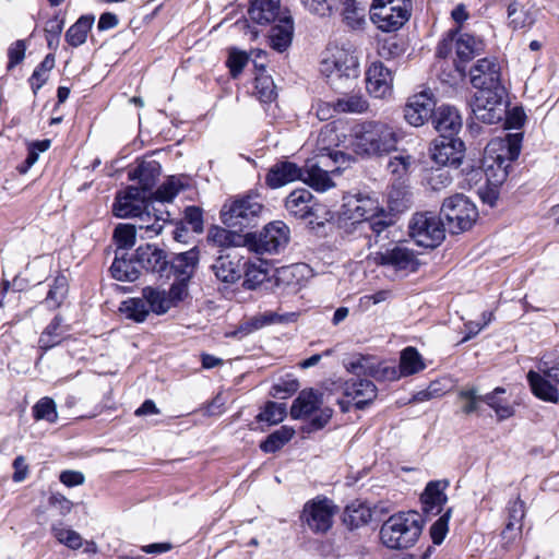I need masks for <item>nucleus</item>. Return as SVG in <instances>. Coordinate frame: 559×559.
Wrapping results in <instances>:
<instances>
[{
    "label": "nucleus",
    "mask_w": 559,
    "mask_h": 559,
    "mask_svg": "<svg viewBox=\"0 0 559 559\" xmlns=\"http://www.w3.org/2000/svg\"><path fill=\"white\" fill-rule=\"evenodd\" d=\"M401 139L394 126L382 120H366L352 128L348 145L361 157H383L397 150Z\"/></svg>",
    "instance_id": "obj_1"
},
{
    "label": "nucleus",
    "mask_w": 559,
    "mask_h": 559,
    "mask_svg": "<svg viewBox=\"0 0 559 559\" xmlns=\"http://www.w3.org/2000/svg\"><path fill=\"white\" fill-rule=\"evenodd\" d=\"M319 70L331 83L359 76V58L355 46L346 39L330 41L320 55Z\"/></svg>",
    "instance_id": "obj_2"
},
{
    "label": "nucleus",
    "mask_w": 559,
    "mask_h": 559,
    "mask_svg": "<svg viewBox=\"0 0 559 559\" xmlns=\"http://www.w3.org/2000/svg\"><path fill=\"white\" fill-rule=\"evenodd\" d=\"M520 141L518 134H510L487 144L480 168L488 183L497 187L507 179L508 168L520 155Z\"/></svg>",
    "instance_id": "obj_3"
},
{
    "label": "nucleus",
    "mask_w": 559,
    "mask_h": 559,
    "mask_svg": "<svg viewBox=\"0 0 559 559\" xmlns=\"http://www.w3.org/2000/svg\"><path fill=\"white\" fill-rule=\"evenodd\" d=\"M421 531L423 521L417 512H399L382 524L380 538L388 548H409L416 544Z\"/></svg>",
    "instance_id": "obj_4"
},
{
    "label": "nucleus",
    "mask_w": 559,
    "mask_h": 559,
    "mask_svg": "<svg viewBox=\"0 0 559 559\" xmlns=\"http://www.w3.org/2000/svg\"><path fill=\"white\" fill-rule=\"evenodd\" d=\"M412 0H372L369 16L384 33L399 31L411 17Z\"/></svg>",
    "instance_id": "obj_5"
},
{
    "label": "nucleus",
    "mask_w": 559,
    "mask_h": 559,
    "mask_svg": "<svg viewBox=\"0 0 559 559\" xmlns=\"http://www.w3.org/2000/svg\"><path fill=\"white\" fill-rule=\"evenodd\" d=\"M455 49L457 61L455 68L460 73H464L465 63L472 60L475 56L481 53L485 49L483 39L475 37L467 33H460V27L451 31L438 45L437 56L447 58L452 49Z\"/></svg>",
    "instance_id": "obj_6"
},
{
    "label": "nucleus",
    "mask_w": 559,
    "mask_h": 559,
    "mask_svg": "<svg viewBox=\"0 0 559 559\" xmlns=\"http://www.w3.org/2000/svg\"><path fill=\"white\" fill-rule=\"evenodd\" d=\"M345 160V154L340 151L322 148L317 162H308L306 169H302V181L317 191L324 192L334 187L330 174L338 171L335 166Z\"/></svg>",
    "instance_id": "obj_7"
},
{
    "label": "nucleus",
    "mask_w": 559,
    "mask_h": 559,
    "mask_svg": "<svg viewBox=\"0 0 559 559\" xmlns=\"http://www.w3.org/2000/svg\"><path fill=\"white\" fill-rule=\"evenodd\" d=\"M441 213L451 234L468 230L478 217L476 205L463 194H455L444 200Z\"/></svg>",
    "instance_id": "obj_8"
},
{
    "label": "nucleus",
    "mask_w": 559,
    "mask_h": 559,
    "mask_svg": "<svg viewBox=\"0 0 559 559\" xmlns=\"http://www.w3.org/2000/svg\"><path fill=\"white\" fill-rule=\"evenodd\" d=\"M294 419H309V430L323 428L332 417V409L322 405L321 396L313 390H302L290 407Z\"/></svg>",
    "instance_id": "obj_9"
},
{
    "label": "nucleus",
    "mask_w": 559,
    "mask_h": 559,
    "mask_svg": "<svg viewBox=\"0 0 559 559\" xmlns=\"http://www.w3.org/2000/svg\"><path fill=\"white\" fill-rule=\"evenodd\" d=\"M383 210L380 207L379 201L370 195H352L346 198L343 205V215L353 223L367 222L369 227L379 236L386 224L381 221H373L379 217Z\"/></svg>",
    "instance_id": "obj_10"
},
{
    "label": "nucleus",
    "mask_w": 559,
    "mask_h": 559,
    "mask_svg": "<svg viewBox=\"0 0 559 559\" xmlns=\"http://www.w3.org/2000/svg\"><path fill=\"white\" fill-rule=\"evenodd\" d=\"M370 258L377 265L396 275H406L417 271L419 261L413 250L401 243H391L371 253Z\"/></svg>",
    "instance_id": "obj_11"
},
{
    "label": "nucleus",
    "mask_w": 559,
    "mask_h": 559,
    "mask_svg": "<svg viewBox=\"0 0 559 559\" xmlns=\"http://www.w3.org/2000/svg\"><path fill=\"white\" fill-rule=\"evenodd\" d=\"M409 235L419 246L435 248L444 239L445 227L435 213H417L409 223Z\"/></svg>",
    "instance_id": "obj_12"
},
{
    "label": "nucleus",
    "mask_w": 559,
    "mask_h": 559,
    "mask_svg": "<svg viewBox=\"0 0 559 559\" xmlns=\"http://www.w3.org/2000/svg\"><path fill=\"white\" fill-rule=\"evenodd\" d=\"M503 95L504 88L477 91L471 104L475 118L488 124L501 121L506 115Z\"/></svg>",
    "instance_id": "obj_13"
},
{
    "label": "nucleus",
    "mask_w": 559,
    "mask_h": 559,
    "mask_svg": "<svg viewBox=\"0 0 559 559\" xmlns=\"http://www.w3.org/2000/svg\"><path fill=\"white\" fill-rule=\"evenodd\" d=\"M345 368L350 373L370 376L378 381H394L401 378L399 367L373 356L354 357L345 364Z\"/></svg>",
    "instance_id": "obj_14"
},
{
    "label": "nucleus",
    "mask_w": 559,
    "mask_h": 559,
    "mask_svg": "<svg viewBox=\"0 0 559 559\" xmlns=\"http://www.w3.org/2000/svg\"><path fill=\"white\" fill-rule=\"evenodd\" d=\"M289 228L281 221L267 224L259 234L249 238L250 248L257 253H278L289 241Z\"/></svg>",
    "instance_id": "obj_15"
},
{
    "label": "nucleus",
    "mask_w": 559,
    "mask_h": 559,
    "mask_svg": "<svg viewBox=\"0 0 559 559\" xmlns=\"http://www.w3.org/2000/svg\"><path fill=\"white\" fill-rule=\"evenodd\" d=\"M141 294L148 302L151 312L156 316L166 314L188 297L183 284H171L168 290L146 286Z\"/></svg>",
    "instance_id": "obj_16"
},
{
    "label": "nucleus",
    "mask_w": 559,
    "mask_h": 559,
    "mask_svg": "<svg viewBox=\"0 0 559 559\" xmlns=\"http://www.w3.org/2000/svg\"><path fill=\"white\" fill-rule=\"evenodd\" d=\"M262 211L258 197L246 195L225 204L222 210V221L231 227L247 226Z\"/></svg>",
    "instance_id": "obj_17"
},
{
    "label": "nucleus",
    "mask_w": 559,
    "mask_h": 559,
    "mask_svg": "<svg viewBox=\"0 0 559 559\" xmlns=\"http://www.w3.org/2000/svg\"><path fill=\"white\" fill-rule=\"evenodd\" d=\"M336 511L331 500L318 498L305 504L301 519L314 533H324L331 528Z\"/></svg>",
    "instance_id": "obj_18"
},
{
    "label": "nucleus",
    "mask_w": 559,
    "mask_h": 559,
    "mask_svg": "<svg viewBox=\"0 0 559 559\" xmlns=\"http://www.w3.org/2000/svg\"><path fill=\"white\" fill-rule=\"evenodd\" d=\"M435 99L430 92L423 91L412 95L404 106V119L413 127H421L432 118L435 110Z\"/></svg>",
    "instance_id": "obj_19"
},
{
    "label": "nucleus",
    "mask_w": 559,
    "mask_h": 559,
    "mask_svg": "<svg viewBox=\"0 0 559 559\" xmlns=\"http://www.w3.org/2000/svg\"><path fill=\"white\" fill-rule=\"evenodd\" d=\"M471 83L477 91L485 88H503L501 85V68L495 58H484L471 70Z\"/></svg>",
    "instance_id": "obj_20"
},
{
    "label": "nucleus",
    "mask_w": 559,
    "mask_h": 559,
    "mask_svg": "<svg viewBox=\"0 0 559 559\" xmlns=\"http://www.w3.org/2000/svg\"><path fill=\"white\" fill-rule=\"evenodd\" d=\"M366 87L376 98H386L393 92V73L382 62H372L366 71Z\"/></svg>",
    "instance_id": "obj_21"
},
{
    "label": "nucleus",
    "mask_w": 559,
    "mask_h": 559,
    "mask_svg": "<svg viewBox=\"0 0 559 559\" xmlns=\"http://www.w3.org/2000/svg\"><path fill=\"white\" fill-rule=\"evenodd\" d=\"M463 142L454 136H440L433 142L431 158L441 166H457L463 158Z\"/></svg>",
    "instance_id": "obj_22"
},
{
    "label": "nucleus",
    "mask_w": 559,
    "mask_h": 559,
    "mask_svg": "<svg viewBox=\"0 0 559 559\" xmlns=\"http://www.w3.org/2000/svg\"><path fill=\"white\" fill-rule=\"evenodd\" d=\"M147 202V195L142 193L138 187H128L117 195L114 204V213L118 217L138 216Z\"/></svg>",
    "instance_id": "obj_23"
},
{
    "label": "nucleus",
    "mask_w": 559,
    "mask_h": 559,
    "mask_svg": "<svg viewBox=\"0 0 559 559\" xmlns=\"http://www.w3.org/2000/svg\"><path fill=\"white\" fill-rule=\"evenodd\" d=\"M343 393L347 402H353L357 408H364L372 403L378 394L374 383L367 379H352L344 383Z\"/></svg>",
    "instance_id": "obj_24"
},
{
    "label": "nucleus",
    "mask_w": 559,
    "mask_h": 559,
    "mask_svg": "<svg viewBox=\"0 0 559 559\" xmlns=\"http://www.w3.org/2000/svg\"><path fill=\"white\" fill-rule=\"evenodd\" d=\"M431 119L440 136H454L463 124L459 110L450 105H441L436 108Z\"/></svg>",
    "instance_id": "obj_25"
},
{
    "label": "nucleus",
    "mask_w": 559,
    "mask_h": 559,
    "mask_svg": "<svg viewBox=\"0 0 559 559\" xmlns=\"http://www.w3.org/2000/svg\"><path fill=\"white\" fill-rule=\"evenodd\" d=\"M136 217L140 222L138 228L145 230L148 237H153L162 233L169 219V213L164 209L155 207L153 202H150Z\"/></svg>",
    "instance_id": "obj_26"
},
{
    "label": "nucleus",
    "mask_w": 559,
    "mask_h": 559,
    "mask_svg": "<svg viewBox=\"0 0 559 559\" xmlns=\"http://www.w3.org/2000/svg\"><path fill=\"white\" fill-rule=\"evenodd\" d=\"M199 262V251L193 248L179 253L173 261L171 269L175 272L176 280L173 284H183L189 296V281L193 276Z\"/></svg>",
    "instance_id": "obj_27"
},
{
    "label": "nucleus",
    "mask_w": 559,
    "mask_h": 559,
    "mask_svg": "<svg viewBox=\"0 0 559 559\" xmlns=\"http://www.w3.org/2000/svg\"><path fill=\"white\" fill-rule=\"evenodd\" d=\"M301 179L302 169L296 164L287 160L273 165L266 175V183L272 189H277Z\"/></svg>",
    "instance_id": "obj_28"
},
{
    "label": "nucleus",
    "mask_w": 559,
    "mask_h": 559,
    "mask_svg": "<svg viewBox=\"0 0 559 559\" xmlns=\"http://www.w3.org/2000/svg\"><path fill=\"white\" fill-rule=\"evenodd\" d=\"M135 260L143 269L153 273H162L168 265L167 255L164 250L152 245L139 247Z\"/></svg>",
    "instance_id": "obj_29"
},
{
    "label": "nucleus",
    "mask_w": 559,
    "mask_h": 559,
    "mask_svg": "<svg viewBox=\"0 0 559 559\" xmlns=\"http://www.w3.org/2000/svg\"><path fill=\"white\" fill-rule=\"evenodd\" d=\"M448 485L449 483L443 480H435L427 484L420 498L426 513L437 515L441 512L442 507L447 502L444 490Z\"/></svg>",
    "instance_id": "obj_30"
},
{
    "label": "nucleus",
    "mask_w": 559,
    "mask_h": 559,
    "mask_svg": "<svg viewBox=\"0 0 559 559\" xmlns=\"http://www.w3.org/2000/svg\"><path fill=\"white\" fill-rule=\"evenodd\" d=\"M526 378L531 390L536 397L549 403L559 402V383L547 380L540 373H535L534 370H530Z\"/></svg>",
    "instance_id": "obj_31"
},
{
    "label": "nucleus",
    "mask_w": 559,
    "mask_h": 559,
    "mask_svg": "<svg viewBox=\"0 0 559 559\" xmlns=\"http://www.w3.org/2000/svg\"><path fill=\"white\" fill-rule=\"evenodd\" d=\"M159 175L160 165L156 160H143L129 174L131 179L139 180L138 188L145 195L154 188Z\"/></svg>",
    "instance_id": "obj_32"
},
{
    "label": "nucleus",
    "mask_w": 559,
    "mask_h": 559,
    "mask_svg": "<svg viewBox=\"0 0 559 559\" xmlns=\"http://www.w3.org/2000/svg\"><path fill=\"white\" fill-rule=\"evenodd\" d=\"M280 11V0H251L248 13L253 22L269 24L281 17Z\"/></svg>",
    "instance_id": "obj_33"
},
{
    "label": "nucleus",
    "mask_w": 559,
    "mask_h": 559,
    "mask_svg": "<svg viewBox=\"0 0 559 559\" xmlns=\"http://www.w3.org/2000/svg\"><path fill=\"white\" fill-rule=\"evenodd\" d=\"M312 193L305 188L292 191L286 198V210L298 218H305L312 213Z\"/></svg>",
    "instance_id": "obj_34"
},
{
    "label": "nucleus",
    "mask_w": 559,
    "mask_h": 559,
    "mask_svg": "<svg viewBox=\"0 0 559 559\" xmlns=\"http://www.w3.org/2000/svg\"><path fill=\"white\" fill-rule=\"evenodd\" d=\"M294 32L293 20L288 15L278 19V23L271 28L270 43L273 49L282 52L292 43Z\"/></svg>",
    "instance_id": "obj_35"
},
{
    "label": "nucleus",
    "mask_w": 559,
    "mask_h": 559,
    "mask_svg": "<svg viewBox=\"0 0 559 559\" xmlns=\"http://www.w3.org/2000/svg\"><path fill=\"white\" fill-rule=\"evenodd\" d=\"M217 280L224 283H235L240 278L241 269L239 260L230 254L219 255L212 265Z\"/></svg>",
    "instance_id": "obj_36"
},
{
    "label": "nucleus",
    "mask_w": 559,
    "mask_h": 559,
    "mask_svg": "<svg viewBox=\"0 0 559 559\" xmlns=\"http://www.w3.org/2000/svg\"><path fill=\"white\" fill-rule=\"evenodd\" d=\"M270 277L267 262L255 260L246 263L243 287L246 289H257Z\"/></svg>",
    "instance_id": "obj_37"
},
{
    "label": "nucleus",
    "mask_w": 559,
    "mask_h": 559,
    "mask_svg": "<svg viewBox=\"0 0 559 559\" xmlns=\"http://www.w3.org/2000/svg\"><path fill=\"white\" fill-rule=\"evenodd\" d=\"M426 368V364L419 352L408 346L401 352L399 371L402 377H409L423 371Z\"/></svg>",
    "instance_id": "obj_38"
},
{
    "label": "nucleus",
    "mask_w": 559,
    "mask_h": 559,
    "mask_svg": "<svg viewBox=\"0 0 559 559\" xmlns=\"http://www.w3.org/2000/svg\"><path fill=\"white\" fill-rule=\"evenodd\" d=\"M371 518V508L361 501L352 502L344 511V522L352 528L367 524Z\"/></svg>",
    "instance_id": "obj_39"
},
{
    "label": "nucleus",
    "mask_w": 559,
    "mask_h": 559,
    "mask_svg": "<svg viewBox=\"0 0 559 559\" xmlns=\"http://www.w3.org/2000/svg\"><path fill=\"white\" fill-rule=\"evenodd\" d=\"M119 310L128 319H131L138 323L144 322L151 312L148 302L143 297V295L138 298H128L127 300L122 301Z\"/></svg>",
    "instance_id": "obj_40"
},
{
    "label": "nucleus",
    "mask_w": 559,
    "mask_h": 559,
    "mask_svg": "<svg viewBox=\"0 0 559 559\" xmlns=\"http://www.w3.org/2000/svg\"><path fill=\"white\" fill-rule=\"evenodd\" d=\"M368 107L367 99L360 94H347L334 103V111L342 114H362Z\"/></svg>",
    "instance_id": "obj_41"
},
{
    "label": "nucleus",
    "mask_w": 559,
    "mask_h": 559,
    "mask_svg": "<svg viewBox=\"0 0 559 559\" xmlns=\"http://www.w3.org/2000/svg\"><path fill=\"white\" fill-rule=\"evenodd\" d=\"M207 241L216 247L229 248L240 245L241 236L219 226H213L207 233Z\"/></svg>",
    "instance_id": "obj_42"
},
{
    "label": "nucleus",
    "mask_w": 559,
    "mask_h": 559,
    "mask_svg": "<svg viewBox=\"0 0 559 559\" xmlns=\"http://www.w3.org/2000/svg\"><path fill=\"white\" fill-rule=\"evenodd\" d=\"M415 166L416 158L406 152H401L400 154L389 159L386 169L396 178H403L409 174L415 168Z\"/></svg>",
    "instance_id": "obj_43"
},
{
    "label": "nucleus",
    "mask_w": 559,
    "mask_h": 559,
    "mask_svg": "<svg viewBox=\"0 0 559 559\" xmlns=\"http://www.w3.org/2000/svg\"><path fill=\"white\" fill-rule=\"evenodd\" d=\"M295 435V430L287 426L271 433L260 445L265 453H274L282 449Z\"/></svg>",
    "instance_id": "obj_44"
},
{
    "label": "nucleus",
    "mask_w": 559,
    "mask_h": 559,
    "mask_svg": "<svg viewBox=\"0 0 559 559\" xmlns=\"http://www.w3.org/2000/svg\"><path fill=\"white\" fill-rule=\"evenodd\" d=\"M342 15L344 22L353 29L360 28L365 24V10L356 0L342 1Z\"/></svg>",
    "instance_id": "obj_45"
},
{
    "label": "nucleus",
    "mask_w": 559,
    "mask_h": 559,
    "mask_svg": "<svg viewBox=\"0 0 559 559\" xmlns=\"http://www.w3.org/2000/svg\"><path fill=\"white\" fill-rule=\"evenodd\" d=\"M112 276L121 282H134L139 277V270L132 260L116 258L110 266Z\"/></svg>",
    "instance_id": "obj_46"
},
{
    "label": "nucleus",
    "mask_w": 559,
    "mask_h": 559,
    "mask_svg": "<svg viewBox=\"0 0 559 559\" xmlns=\"http://www.w3.org/2000/svg\"><path fill=\"white\" fill-rule=\"evenodd\" d=\"M504 392L503 388H496L491 393L483 397V401L496 412L499 419H507L513 415V407L508 402L498 397L499 394Z\"/></svg>",
    "instance_id": "obj_47"
},
{
    "label": "nucleus",
    "mask_w": 559,
    "mask_h": 559,
    "mask_svg": "<svg viewBox=\"0 0 559 559\" xmlns=\"http://www.w3.org/2000/svg\"><path fill=\"white\" fill-rule=\"evenodd\" d=\"M183 185L180 179L170 177L165 181L154 193L155 201H159V206H163L164 202H170L182 189Z\"/></svg>",
    "instance_id": "obj_48"
},
{
    "label": "nucleus",
    "mask_w": 559,
    "mask_h": 559,
    "mask_svg": "<svg viewBox=\"0 0 559 559\" xmlns=\"http://www.w3.org/2000/svg\"><path fill=\"white\" fill-rule=\"evenodd\" d=\"M287 407L285 403L267 402L264 409L258 415V419L270 425H276L285 418Z\"/></svg>",
    "instance_id": "obj_49"
},
{
    "label": "nucleus",
    "mask_w": 559,
    "mask_h": 559,
    "mask_svg": "<svg viewBox=\"0 0 559 559\" xmlns=\"http://www.w3.org/2000/svg\"><path fill=\"white\" fill-rule=\"evenodd\" d=\"M286 318H287V316H282L274 311H265L263 313H259V314L252 317L247 322V326H248L247 331L252 332V331L260 330V329L271 325V324L281 323L284 320H286Z\"/></svg>",
    "instance_id": "obj_50"
},
{
    "label": "nucleus",
    "mask_w": 559,
    "mask_h": 559,
    "mask_svg": "<svg viewBox=\"0 0 559 559\" xmlns=\"http://www.w3.org/2000/svg\"><path fill=\"white\" fill-rule=\"evenodd\" d=\"M97 552V545L95 542L84 539L78 533L72 531V555L83 556V559H90Z\"/></svg>",
    "instance_id": "obj_51"
},
{
    "label": "nucleus",
    "mask_w": 559,
    "mask_h": 559,
    "mask_svg": "<svg viewBox=\"0 0 559 559\" xmlns=\"http://www.w3.org/2000/svg\"><path fill=\"white\" fill-rule=\"evenodd\" d=\"M94 24L93 15H84L72 25V47L85 43L87 35Z\"/></svg>",
    "instance_id": "obj_52"
},
{
    "label": "nucleus",
    "mask_w": 559,
    "mask_h": 559,
    "mask_svg": "<svg viewBox=\"0 0 559 559\" xmlns=\"http://www.w3.org/2000/svg\"><path fill=\"white\" fill-rule=\"evenodd\" d=\"M302 266L295 264L281 267L276 271L274 278L277 286H285L288 288H296L297 286V274L300 273Z\"/></svg>",
    "instance_id": "obj_53"
},
{
    "label": "nucleus",
    "mask_w": 559,
    "mask_h": 559,
    "mask_svg": "<svg viewBox=\"0 0 559 559\" xmlns=\"http://www.w3.org/2000/svg\"><path fill=\"white\" fill-rule=\"evenodd\" d=\"M249 56L247 52L237 48H231L226 60V66L229 69L230 75L237 78L247 66Z\"/></svg>",
    "instance_id": "obj_54"
},
{
    "label": "nucleus",
    "mask_w": 559,
    "mask_h": 559,
    "mask_svg": "<svg viewBox=\"0 0 559 559\" xmlns=\"http://www.w3.org/2000/svg\"><path fill=\"white\" fill-rule=\"evenodd\" d=\"M136 227L120 224L115 228L114 237L119 248H131L135 243Z\"/></svg>",
    "instance_id": "obj_55"
},
{
    "label": "nucleus",
    "mask_w": 559,
    "mask_h": 559,
    "mask_svg": "<svg viewBox=\"0 0 559 559\" xmlns=\"http://www.w3.org/2000/svg\"><path fill=\"white\" fill-rule=\"evenodd\" d=\"M508 17L509 24L513 29L524 28L531 23L530 16L516 1L508 5Z\"/></svg>",
    "instance_id": "obj_56"
},
{
    "label": "nucleus",
    "mask_w": 559,
    "mask_h": 559,
    "mask_svg": "<svg viewBox=\"0 0 559 559\" xmlns=\"http://www.w3.org/2000/svg\"><path fill=\"white\" fill-rule=\"evenodd\" d=\"M33 414L35 419H45L53 423L57 419V412L55 403L51 399L44 397L39 400L33 407Z\"/></svg>",
    "instance_id": "obj_57"
},
{
    "label": "nucleus",
    "mask_w": 559,
    "mask_h": 559,
    "mask_svg": "<svg viewBox=\"0 0 559 559\" xmlns=\"http://www.w3.org/2000/svg\"><path fill=\"white\" fill-rule=\"evenodd\" d=\"M59 329L60 320L55 318L39 338V346L41 349H49L60 343V333H58Z\"/></svg>",
    "instance_id": "obj_58"
},
{
    "label": "nucleus",
    "mask_w": 559,
    "mask_h": 559,
    "mask_svg": "<svg viewBox=\"0 0 559 559\" xmlns=\"http://www.w3.org/2000/svg\"><path fill=\"white\" fill-rule=\"evenodd\" d=\"M508 510H509V522L507 524V530L508 531L520 530L521 522L525 515L524 502L520 499H515L514 501L510 502Z\"/></svg>",
    "instance_id": "obj_59"
},
{
    "label": "nucleus",
    "mask_w": 559,
    "mask_h": 559,
    "mask_svg": "<svg viewBox=\"0 0 559 559\" xmlns=\"http://www.w3.org/2000/svg\"><path fill=\"white\" fill-rule=\"evenodd\" d=\"M255 88L262 102H271L275 97V84L269 75L257 76Z\"/></svg>",
    "instance_id": "obj_60"
},
{
    "label": "nucleus",
    "mask_w": 559,
    "mask_h": 559,
    "mask_svg": "<svg viewBox=\"0 0 559 559\" xmlns=\"http://www.w3.org/2000/svg\"><path fill=\"white\" fill-rule=\"evenodd\" d=\"M304 7L311 13L320 16L331 14L336 4V0H300Z\"/></svg>",
    "instance_id": "obj_61"
},
{
    "label": "nucleus",
    "mask_w": 559,
    "mask_h": 559,
    "mask_svg": "<svg viewBox=\"0 0 559 559\" xmlns=\"http://www.w3.org/2000/svg\"><path fill=\"white\" fill-rule=\"evenodd\" d=\"M459 397L461 401L464 402L462 411L465 414H471L477 409V403L478 401H483L484 396L478 395L477 390L471 388L461 390L459 393Z\"/></svg>",
    "instance_id": "obj_62"
},
{
    "label": "nucleus",
    "mask_w": 559,
    "mask_h": 559,
    "mask_svg": "<svg viewBox=\"0 0 559 559\" xmlns=\"http://www.w3.org/2000/svg\"><path fill=\"white\" fill-rule=\"evenodd\" d=\"M451 510L449 509L440 516L431 526L430 534L435 544H441L448 532V522L450 520Z\"/></svg>",
    "instance_id": "obj_63"
},
{
    "label": "nucleus",
    "mask_w": 559,
    "mask_h": 559,
    "mask_svg": "<svg viewBox=\"0 0 559 559\" xmlns=\"http://www.w3.org/2000/svg\"><path fill=\"white\" fill-rule=\"evenodd\" d=\"M185 217L191 225L193 231L201 233L203 229L202 212L199 207L189 206L185 211Z\"/></svg>",
    "instance_id": "obj_64"
}]
</instances>
